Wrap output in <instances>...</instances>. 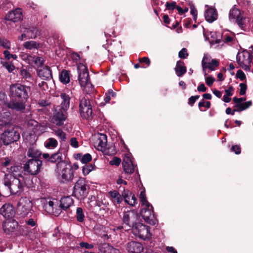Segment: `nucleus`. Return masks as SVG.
<instances>
[{"mask_svg": "<svg viewBox=\"0 0 253 253\" xmlns=\"http://www.w3.org/2000/svg\"><path fill=\"white\" fill-rule=\"evenodd\" d=\"M31 92L30 86L21 84H11L9 87L10 101L6 103V106L15 111H23Z\"/></svg>", "mask_w": 253, "mask_h": 253, "instance_id": "obj_1", "label": "nucleus"}, {"mask_svg": "<svg viewBox=\"0 0 253 253\" xmlns=\"http://www.w3.org/2000/svg\"><path fill=\"white\" fill-rule=\"evenodd\" d=\"M140 216L134 210H129L124 212L122 218L123 225L116 226L114 231L116 234H121L124 231L131 230L139 221Z\"/></svg>", "mask_w": 253, "mask_h": 253, "instance_id": "obj_2", "label": "nucleus"}, {"mask_svg": "<svg viewBox=\"0 0 253 253\" xmlns=\"http://www.w3.org/2000/svg\"><path fill=\"white\" fill-rule=\"evenodd\" d=\"M3 183L12 195L20 194L26 185L24 178H17L13 174H5Z\"/></svg>", "mask_w": 253, "mask_h": 253, "instance_id": "obj_3", "label": "nucleus"}, {"mask_svg": "<svg viewBox=\"0 0 253 253\" xmlns=\"http://www.w3.org/2000/svg\"><path fill=\"white\" fill-rule=\"evenodd\" d=\"M0 135L3 140V145L5 146L12 143L18 144L17 142L20 139L19 129L14 126L5 127Z\"/></svg>", "mask_w": 253, "mask_h": 253, "instance_id": "obj_4", "label": "nucleus"}, {"mask_svg": "<svg viewBox=\"0 0 253 253\" xmlns=\"http://www.w3.org/2000/svg\"><path fill=\"white\" fill-rule=\"evenodd\" d=\"M89 190V186L86 183L85 179L81 177L75 184L73 194L78 199H84L87 197Z\"/></svg>", "mask_w": 253, "mask_h": 253, "instance_id": "obj_5", "label": "nucleus"}, {"mask_svg": "<svg viewBox=\"0 0 253 253\" xmlns=\"http://www.w3.org/2000/svg\"><path fill=\"white\" fill-rule=\"evenodd\" d=\"M42 163L41 160L29 159L23 165V170L30 175H36L41 171Z\"/></svg>", "mask_w": 253, "mask_h": 253, "instance_id": "obj_6", "label": "nucleus"}, {"mask_svg": "<svg viewBox=\"0 0 253 253\" xmlns=\"http://www.w3.org/2000/svg\"><path fill=\"white\" fill-rule=\"evenodd\" d=\"M131 230L135 236L144 240L149 239L151 235L149 227L141 223L139 221Z\"/></svg>", "mask_w": 253, "mask_h": 253, "instance_id": "obj_7", "label": "nucleus"}, {"mask_svg": "<svg viewBox=\"0 0 253 253\" xmlns=\"http://www.w3.org/2000/svg\"><path fill=\"white\" fill-rule=\"evenodd\" d=\"M79 111L81 116L85 119H89L92 116V109L90 101L88 98L83 97L80 100Z\"/></svg>", "mask_w": 253, "mask_h": 253, "instance_id": "obj_8", "label": "nucleus"}, {"mask_svg": "<svg viewBox=\"0 0 253 253\" xmlns=\"http://www.w3.org/2000/svg\"><path fill=\"white\" fill-rule=\"evenodd\" d=\"M33 207V204L31 201L27 197H21L17 205V210L20 212L21 216L27 215Z\"/></svg>", "mask_w": 253, "mask_h": 253, "instance_id": "obj_9", "label": "nucleus"}, {"mask_svg": "<svg viewBox=\"0 0 253 253\" xmlns=\"http://www.w3.org/2000/svg\"><path fill=\"white\" fill-rule=\"evenodd\" d=\"M42 158L47 162L52 164L56 163V167L58 168H61L62 164L64 163L62 158V153L60 149L50 156L48 153H43L42 154Z\"/></svg>", "mask_w": 253, "mask_h": 253, "instance_id": "obj_10", "label": "nucleus"}, {"mask_svg": "<svg viewBox=\"0 0 253 253\" xmlns=\"http://www.w3.org/2000/svg\"><path fill=\"white\" fill-rule=\"evenodd\" d=\"M67 110L63 108L56 107L52 118V122L58 126H61L64 125V122L67 118Z\"/></svg>", "mask_w": 253, "mask_h": 253, "instance_id": "obj_11", "label": "nucleus"}, {"mask_svg": "<svg viewBox=\"0 0 253 253\" xmlns=\"http://www.w3.org/2000/svg\"><path fill=\"white\" fill-rule=\"evenodd\" d=\"M78 80L81 86H85L89 81V72L87 68L82 65L78 67Z\"/></svg>", "mask_w": 253, "mask_h": 253, "instance_id": "obj_12", "label": "nucleus"}, {"mask_svg": "<svg viewBox=\"0 0 253 253\" xmlns=\"http://www.w3.org/2000/svg\"><path fill=\"white\" fill-rule=\"evenodd\" d=\"M0 213L6 219L13 218L15 214L13 206L10 204H5L0 209Z\"/></svg>", "mask_w": 253, "mask_h": 253, "instance_id": "obj_13", "label": "nucleus"}, {"mask_svg": "<svg viewBox=\"0 0 253 253\" xmlns=\"http://www.w3.org/2000/svg\"><path fill=\"white\" fill-rule=\"evenodd\" d=\"M2 226L4 233L8 234L15 231L16 227L18 226V223L13 218L7 219L3 222Z\"/></svg>", "mask_w": 253, "mask_h": 253, "instance_id": "obj_14", "label": "nucleus"}, {"mask_svg": "<svg viewBox=\"0 0 253 253\" xmlns=\"http://www.w3.org/2000/svg\"><path fill=\"white\" fill-rule=\"evenodd\" d=\"M122 188L123 192L122 193V196L124 198L125 202L130 206H134L137 202L135 195L128 189H125L124 187H122Z\"/></svg>", "mask_w": 253, "mask_h": 253, "instance_id": "obj_15", "label": "nucleus"}, {"mask_svg": "<svg viewBox=\"0 0 253 253\" xmlns=\"http://www.w3.org/2000/svg\"><path fill=\"white\" fill-rule=\"evenodd\" d=\"M22 13L20 8H17L14 10L9 11L5 16L6 20L16 22L22 19Z\"/></svg>", "mask_w": 253, "mask_h": 253, "instance_id": "obj_16", "label": "nucleus"}, {"mask_svg": "<svg viewBox=\"0 0 253 253\" xmlns=\"http://www.w3.org/2000/svg\"><path fill=\"white\" fill-rule=\"evenodd\" d=\"M126 248L128 252L131 253H140L144 249L143 246L141 243L136 241L128 242L126 244Z\"/></svg>", "mask_w": 253, "mask_h": 253, "instance_id": "obj_17", "label": "nucleus"}, {"mask_svg": "<svg viewBox=\"0 0 253 253\" xmlns=\"http://www.w3.org/2000/svg\"><path fill=\"white\" fill-rule=\"evenodd\" d=\"M206 59H208V58L206 55H205L202 61V68L204 72V75L205 76H207V75L206 72H205L206 68H208L211 71H214L215 70V68L218 67L219 64L218 61L215 59H212L211 62H209L207 64V62H205Z\"/></svg>", "mask_w": 253, "mask_h": 253, "instance_id": "obj_18", "label": "nucleus"}, {"mask_svg": "<svg viewBox=\"0 0 253 253\" xmlns=\"http://www.w3.org/2000/svg\"><path fill=\"white\" fill-rule=\"evenodd\" d=\"M61 173V181L63 183H66L68 181H70L73 179L74 177L73 170L70 166H69V167L64 168L62 170Z\"/></svg>", "mask_w": 253, "mask_h": 253, "instance_id": "obj_19", "label": "nucleus"}, {"mask_svg": "<svg viewBox=\"0 0 253 253\" xmlns=\"http://www.w3.org/2000/svg\"><path fill=\"white\" fill-rule=\"evenodd\" d=\"M38 75L44 80H50L52 79L51 70L48 66H45L42 69L37 70Z\"/></svg>", "mask_w": 253, "mask_h": 253, "instance_id": "obj_20", "label": "nucleus"}, {"mask_svg": "<svg viewBox=\"0 0 253 253\" xmlns=\"http://www.w3.org/2000/svg\"><path fill=\"white\" fill-rule=\"evenodd\" d=\"M204 15L206 21L209 23H212L217 19V12L215 8L209 7Z\"/></svg>", "mask_w": 253, "mask_h": 253, "instance_id": "obj_21", "label": "nucleus"}, {"mask_svg": "<svg viewBox=\"0 0 253 253\" xmlns=\"http://www.w3.org/2000/svg\"><path fill=\"white\" fill-rule=\"evenodd\" d=\"M153 208L147 207L141 211V214L144 220L147 223L151 224V221L154 217Z\"/></svg>", "mask_w": 253, "mask_h": 253, "instance_id": "obj_22", "label": "nucleus"}, {"mask_svg": "<svg viewBox=\"0 0 253 253\" xmlns=\"http://www.w3.org/2000/svg\"><path fill=\"white\" fill-rule=\"evenodd\" d=\"M27 155L28 157L32 158L31 159L40 160V158L42 154L36 147L32 146L28 148Z\"/></svg>", "mask_w": 253, "mask_h": 253, "instance_id": "obj_23", "label": "nucleus"}, {"mask_svg": "<svg viewBox=\"0 0 253 253\" xmlns=\"http://www.w3.org/2000/svg\"><path fill=\"white\" fill-rule=\"evenodd\" d=\"M174 71L178 77H182L186 73L187 69L183 61L180 60L177 61Z\"/></svg>", "mask_w": 253, "mask_h": 253, "instance_id": "obj_24", "label": "nucleus"}, {"mask_svg": "<svg viewBox=\"0 0 253 253\" xmlns=\"http://www.w3.org/2000/svg\"><path fill=\"white\" fill-rule=\"evenodd\" d=\"M23 167L20 165H14L7 168V171L10 173L9 174H13L16 176L17 178H24L23 175L21 173Z\"/></svg>", "mask_w": 253, "mask_h": 253, "instance_id": "obj_25", "label": "nucleus"}, {"mask_svg": "<svg viewBox=\"0 0 253 253\" xmlns=\"http://www.w3.org/2000/svg\"><path fill=\"white\" fill-rule=\"evenodd\" d=\"M60 207L64 211H66L69 209L74 203L73 199L70 196L62 198L60 201Z\"/></svg>", "mask_w": 253, "mask_h": 253, "instance_id": "obj_26", "label": "nucleus"}, {"mask_svg": "<svg viewBox=\"0 0 253 253\" xmlns=\"http://www.w3.org/2000/svg\"><path fill=\"white\" fill-rule=\"evenodd\" d=\"M252 101L251 100L242 103H236L234 105V109L233 112H241L245 110L252 105Z\"/></svg>", "mask_w": 253, "mask_h": 253, "instance_id": "obj_27", "label": "nucleus"}, {"mask_svg": "<svg viewBox=\"0 0 253 253\" xmlns=\"http://www.w3.org/2000/svg\"><path fill=\"white\" fill-rule=\"evenodd\" d=\"M62 99L60 106L57 107L63 108L64 110L67 111L69 108L70 98L69 96L65 93H62L60 95Z\"/></svg>", "mask_w": 253, "mask_h": 253, "instance_id": "obj_28", "label": "nucleus"}, {"mask_svg": "<svg viewBox=\"0 0 253 253\" xmlns=\"http://www.w3.org/2000/svg\"><path fill=\"white\" fill-rule=\"evenodd\" d=\"M108 194L114 204H119L122 202V196L118 191L116 190L110 191Z\"/></svg>", "mask_w": 253, "mask_h": 253, "instance_id": "obj_29", "label": "nucleus"}, {"mask_svg": "<svg viewBox=\"0 0 253 253\" xmlns=\"http://www.w3.org/2000/svg\"><path fill=\"white\" fill-rule=\"evenodd\" d=\"M26 33L29 39H35L40 35L41 32L37 27H32L27 29Z\"/></svg>", "mask_w": 253, "mask_h": 253, "instance_id": "obj_30", "label": "nucleus"}, {"mask_svg": "<svg viewBox=\"0 0 253 253\" xmlns=\"http://www.w3.org/2000/svg\"><path fill=\"white\" fill-rule=\"evenodd\" d=\"M41 46L40 43L34 41H27L23 43V47L30 50L38 49L41 48Z\"/></svg>", "mask_w": 253, "mask_h": 253, "instance_id": "obj_31", "label": "nucleus"}, {"mask_svg": "<svg viewBox=\"0 0 253 253\" xmlns=\"http://www.w3.org/2000/svg\"><path fill=\"white\" fill-rule=\"evenodd\" d=\"M97 146L100 148H104L106 147L107 144V137L105 134L101 133L99 134V137L96 140Z\"/></svg>", "mask_w": 253, "mask_h": 253, "instance_id": "obj_32", "label": "nucleus"}, {"mask_svg": "<svg viewBox=\"0 0 253 253\" xmlns=\"http://www.w3.org/2000/svg\"><path fill=\"white\" fill-rule=\"evenodd\" d=\"M60 80L64 84H67L70 82V72L63 70L60 75Z\"/></svg>", "mask_w": 253, "mask_h": 253, "instance_id": "obj_33", "label": "nucleus"}, {"mask_svg": "<svg viewBox=\"0 0 253 253\" xmlns=\"http://www.w3.org/2000/svg\"><path fill=\"white\" fill-rule=\"evenodd\" d=\"M113 248L110 244L104 243L98 245V249L101 253H109Z\"/></svg>", "mask_w": 253, "mask_h": 253, "instance_id": "obj_34", "label": "nucleus"}, {"mask_svg": "<svg viewBox=\"0 0 253 253\" xmlns=\"http://www.w3.org/2000/svg\"><path fill=\"white\" fill-rule=\"evenodd\" d=\"M139 199L143 205H145L148 208L153 209V206L147 200L145 189H143L140 192Z\"/></svg>", "mask_w": 253, "mask_h": 253, "instance_id": "obj_35", "label": "nucleus"}, {"mask_svg": "<svg viewBox=\"0 0 253 253\" xmlns=\"http://www.w3.org/2000/svg\"><path fill=\"white\" fill-rule=\"evenodd\" d=\"M240 11L236 7H233L230 11L229 13V18L230 19H238V18L241 17Z\"/></svg>", "mask_w": 253, "mask_h": 253, "instance_id": "obj_36", "label": "nucleus"}, {"mask_svg": "<svg viewBox=\"0 0 253 253\" xmlns=\"http://www.w3.org/2000/svg\"><path fill=\"white\" fill-rule=\"evenodd\" d=\"M247 19L246 17H240L236 20V22L240 28L243 30L246 31L247 28Z\"/></svg>", "mask_w": 253, "mask_h": 253, "instance_id": "obj_37", "label": "nucleus"}, {"mask_svg": "<svg viewBox=\"0 0 253 253\" xmlns=\"http://www.w3.org/2000/svg\"><path fill=\"white\" fill-rule=\"evenodd\" d=\"M123 166L124 171H125V172L126 173H127V174H132L134 172L135 167H136V166H134L133 165V163H131V164H123Z\"/></svg>", "mask_w": 253, "mask_h": 253, "instance_id": "obj_38", "label": "nucleus"}, {"mask_svg": "<svg viewBox=\"0 0 253 253\" xmlns=\"http://www.w3.org/2000/svg\"><path fill=\"white\" fill-rule=\"evenodd\" d=\"M76 217L77 220L80 222H83L84 220V214L83 212V210L81 207H78L76 210Z\"/></svg>", "mask_w": 253, "mask_h": 253, "instance_id": "obj_39", "label": "nucleus"}, {"mask_svg": "<svg viewBox=\"0 0 253 253\" xmlns=\"http://www.w3.org/2000/svg\"><path fill=\"white\" fill-rule=\"evenodd\" d=\"M57 141L55 138L50 137L47 139V142L45 144V146L47 148L54 149L57 147Z\"/></svg>", "mask_w": 253, "mask_h": 253, "instance_id": "obj_40", "label": "nucleus"}, {"mask_svg": "<svg viewBox=\"0 0 253 253\" xmlns=\"http://www.w3.org/2000/svg\"><path fill=\"white\" fill-rule=\"evenodd\" d=\"M96 169V166L94 164H89L84 165L82 169L83 174L87 175L92 170Z\"/></svg>", "mask_w": 253, "mask_h": 253, "instance_id": "obj_41", "label": "nucleus"}, {"mask_svg": "<svg viewBox=\"0 0 253 253\" xmlns=\"http://www.w3.org/2000/svg\"><path fill=\"white\" fill-rule=\"evenodd\" d=\"M20 75L22 77V79H24L27 81H29L32 79L31 74L26 69H21Z\"/></svg>", "mask_w": 253, "mask_h": 253, "instance_id": "obj_42", "label": "nucleus"}, {"mask_svg": "<svg viewBox=\"0 0 253 253\" xmlns=\"http://www.w3.org/2000/svg\"><path fill=\"white\" fill-rule=\"evenodd\" d=\"M34 57L29 54H23L21 55L22 59L30 65H33Z\"/></svg>", "mask_w": 253, "mask_h": 253, "instance_id": "obj_43", "label": "nucleus"}, {"mask_svg": "<svg viewBox=\"0 0 253 253\" xmlns=\"http://www.w3.org/2000/svg\"><path fill=\"white\" fill-rule=\"evenodd\" d=\"M116 95V93L113 91L112 89H110L105 93L104 100L105 103H109L111 100V97H115Z\"/></svg>", "mask_w": 253, "mask_h": 253, "instance_id": "obj_44", "label": "nucleus"}, {"mask_svg": "<svg viewBox=\"0 0 253 253\" xmlns=\"http://www.w3.org/2000/svg\"><path fill=\"white\" fill-rule=\"evenodd\" d=\"M33 64L37 67L42 66L44 63V60L42 57H34Z\"/></svg>", "mask_w": 253, "mask_h": 253, "instance_id": "obj_45", "label": "nucleus"}, {"mask_svg": "<svg viewBox=\"0 0 253 253\" xmlns=\"http://www.w3.org/2000/svg\"><path fill=\"white\" fill-rule=\"evenodd\" d=\"M56 135L62 141H65L66 139V134L60 128H58L55 131Z\"/></svg>", "mask_w": 253, "mask_h": 253, "instance_id": "obj_46", "label": "nucleus"}, {"mask_svg": "<svg viewBox=\"0 0 253 253\" xmlns=\"http://www.w3.org/2000/svg\"><path fill=\"white\" fill-rule=\"evenodd\" d=\"M0 46L3 48L9 49L10 48V42L6 39H1L0 38Z\"/></svg>", "mask_w": 253, "mask_h": 253, "instance_id": "obj_47", "label": "nucleus"}, {"mask_svg": "<svg viewBox=\"0 0 253 253\" xmlns=\"http://www.w3.org/2000/svg\"><path fill=\"white\" fill-rule=\"evenodd\" d=\"M92 160V157L89 153H86L84 155H83L81 161L83 164H87L90 162Z\"/></svg>", "mask_w": 253, "mask_h": 253, "instance_id": "obj_48", "label": "nucleus"}, {"mask_svg": "<svg viewBox=\"0 0 253 253\" xmlns=\"http://www.w3.org/2000/svg\"><path fill=\"white\" fill-rule=\"evenodd\" d=\"M3 66L8 70L9 73L12 72V71L15 68L14 65L10 62H5L3 64Z\"/></svg>", "mask_w": 253, "mask_h": 253, "instance_id": "obj_49", "label": "nucleus"}, {"mask_svg": "<svg viewBox=\"0 0 253 253\" xmlns=\"http://www.w3.org/2000/svg\"><path fill=\"white\" fill-rule=\"evenodd\" d=\"M188 56V53H187V50L185 48H182L178 52V57L181 59H186L187 58Z\"/></svg>", "mask_w": 253, "mask_h": 253, "instance_id": "obj_50", "label": "nucleus"}, {"mask_svg": "<svg viewBox=\"0 0 253 253\" xmlns=\"http://www.w3.org/2000/svg\"><path fill=\"white\" fill-rule=\"evenodd\" d=\"M165 6L166 7V9L169 10H173L176 8V3L175 1H172L171 2H167L165 4Z\"/></svg>", "mask_w": 253, "mask_h": 253, "instance_id": "obj_51", "label": "nucleus"}, {"mask_svg": "<svg viewBox=\"0 0 253 253\" xmlns=\"http://www.w3.org/2000/svg\"><path fill=\"white\" fill-rule=\"evenodd\" d=\"M236 77L242 81H244L246 80V75L241 70L237 71Z\"/></svg>", "mask_w": 253, "mask_h": 253, "instance_id": "obj_52", "label": "nucleus"}, {"mask_svg": "<svg viewBox=\"0 0 253 253\" xmlns=\"http://www.w3.org/2000/svg\"><path fill=\"white\" fill-rule=\"evenodd\" d=\"M121 162V159L117 157H113V159L109 162V164L111 166H118Z\"/></svg>", "mask_w": 253, "mask_h": 253, "instance_id": "obj_53", "label": "nucleus"}, {"mask_svg": "<svg viewBox=\"0 0 253 253\" xmlns=\"http://www.w3.org/2000/svg\"><path fill=\"white\" fill-rule=\"evenodd\" d=\"M239 86L240 87V90L239 92V94L241 95H244L246 93V90L247 89V85L246 84L241 83L239 84Z\"/></svg>", "mask_w": 253, "mask_h": 253, "instance_id": "obj_54", "label": "nucleus"}, {"mask_svg": "<svg viewBox=\"0 0 253 253\" xmlns=\"http://www.w3.org/2000/svg\"><path fill=\"white\" fill-rule=\"evenodd\" d=\"M138 61L140 63H145L147 66H149L151 64V61L148 57L139 58Z\"/></svg>", "mask_w": 253, "mask_h": 253, "instance_id": "obj_55", "label": "nucleus"}, {"mask_svg": "<svg viewBox=\"0 0 253 253\" xmlns=\"http://www.w3.org/2000/svg\"><path fill=\"white\" fill-rule=\"evenodd\" d=\"M231 151L234 152L235 154L239 155L241 152V148L239 145H233L231 148Z\"/></svg>", "mask_w": 253, "mask_h": 253, "instance_id": "obj_56", "label": "nucleus"}, {"mask_svg": "<svg viewBox=\"0 0 253 253\" xmlns=\"http://www.w3.org/2000/svg\"><path fill=\"white\" fill-rule=\"evenodd\" d=\"M214 81L215 79L211 76L206 78V83L209 86H211Z\"/></svg>", "mask_w": 253, "mask_h": 253, "instance_id": "obj_57", "label": "nucleus"}, {"mask_svg": "<svg viewBox=\"0 0 253 253\" xmlns=\"http://www.w3.org/2000/svg\"><path fill=\"white\" fill-rule=\"evenodd\" d=\"M80 246L81 248H84L86 249H92L93 248V246L92 244H89L87 242H82L80 243Z\"/></svg>", "mask_w": 253, "mask_h": 253, "instance_id": "obj_58", "label": "nucleus"}, {"mask_svg": "<svg viewBox=\"0 0 253 253\" xmlns=\"http://www.w3.org/2000/svg\"><path fill=\"white\" fill-rule=\"evenodd\" d=\"M50 104V103L45 99L39 100L38 102V105L41 107H46L49 105Z\"/></svg>", "mask_w": 253, "mask_h": 253, "instance_id": "obj_59", "label": "nucleus"}, {"mask_svg": "<svg viewBox=\"0 0 253 253\" xmlns=\"http://www.w3.org/2000/svg\"><path fill=\"white\" fill-rule=\"evenodd\" d=\"M70 144L74 148H78L79 147V143L76 137H72L70 139Z\"/></svg>", "mask_w": 253, "mask_h": 253, "instance_id": "obj_60", "label": "nucleus"}, {"mask_svg": "<svg viewBox=\"0 0 253 253\" xmlns=\"http://www.w3.org/2000/svg\"><path fill=\"white\" fill-rule=\"evenodd\" d=\"M133 162L132 161V160L131 159L130 157L126 155L124 158L123 161L122 162V165L126 164H131Z\"/></svg>", "mask_w": 253, "mask_h": 253, "instance_id": "obj_61", "label": "nucleus"}, {"mask_svg": "<svg viewBox=\"0 0 253 253\" xmlns=\"http://www.w3.org/2000/svg\"><path fill=\"white\" fill-rule=\"evenodd\" d=\"M246 100V97H241L238 98L237 97H234L233 98V101L235 103H242V102L245 101Z\"/></svg>", "mask_w": 253, "mask_h": 253, "instance_id": "obj_62", "label": "nucleus"}, {"mask_svg": "<svg viewBox=\"0 0 253 253\" xmlns=\"http://www.w3.org/2000/svg\"><path fill=\"white\" fill-rule=\"evenodd\" d=\"M234 87L232 86L228 87V89L225 90L226 95L228 96H231L233 95V91L234 90Z\"/></svg>", "mask_w": 253, "mask_h": 253, "instance_id": "obj_63", "label": "nucleus"}, {"mask_svg": "<svg viewBox=\"0 0 253 253\" xmlns=\"http://www.w3.org/2000/svg\"><path fill=\"white\" fill-rule=\"evenodd\" d=\"M207 89V88L205 86L204 84H201L197 87L198 91L205 92Z\"/></svg>", "mask_w": 253, "mask_h": 253, "instance_id": "obj_64", "label": "nucleus"}]
</instances>
